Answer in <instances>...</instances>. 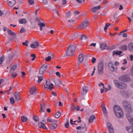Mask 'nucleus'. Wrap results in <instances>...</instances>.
I'll return each mask as SVG.
<instances>
[{
    "mask_svg": "<svg viewBox=\"0 0 133 133\" xmlns=\"http://www.w3.org/2000/svg\"><path fill=\"white\" fill-rule=\"evenodd\" d=\"M17 66V65L16 64L12 66L10 68V72H13L15 69L16 68Z\"/></svg>",
    "mask_w": 133,
    "mask_h": 133,
    "instance_id": "72a5a7b5",
    "label": "nucleus"
},
{
    "mask_svg": "<svg viewBox=\"0 0 133 133\" xmlns=\"http://www.w3.org/2000/svg\"><path fill=\"white\" fill-rule=\"evenodd\" d=\"M130 73L131 75L133 76V65L131 69Z\"/></svg>",
    "mask_w": 133,
    "mask_h": 133,
    "instance_id": "864d4df0",
    "label": "nucleus"
},
{
    "mask_svg": "<svg viewBox=\"0 0 133 133\" xmlns=\"http://www.w3.org/2000/svg\"><path fill=\"white\" fill-rule=\"evenodd\" d=\"M48 67L47 64H45L43 65L40 68L39 71V74L41 75H42L45 72Z\"/></svg>",
    "mask_w": 133,
    "mask_h": 133,
    "instance_id": "0eeeda50",
    "label": "nucleus"
},
{
    "mask_svg": "<svg viewBox=\"0 0 133 133\" xmlns=\"http://www.w3.org/2000/svg\"><path fill=\"white\" fill-rule=\"evenodd\" d=\"M107 47V44L105 43H101L100 45V47L102 50L106 49Z\"/></svg>",
    "mask_w": 133,
    "mask_h": 133,
    "instance_id": "2eb2a0df",
    "label": "nucleus"
},
{
    "mask_svg": "<svg viewBox=\"0 0 133 133\" xmlns=\"http://www.w3.org/2000/svg\"><path fill=\"white\" fill-rule=\"evenodd\" d=\"M48 56L45 58H57L55 56L54 54L51 52H50L48 54Z\"/></svg>",
    "mask_w": 133,
    "mask_h": 133,
    "instance_id": "393cba45",
    "label": "nucleus"
},
{
    "mask_svg": "<svg viewBox=\"0 0 133 133\" xmlns=\"http://www.w3.org/2000/svg\"><path fill=\"white\" fill-rule=\"evenodd\" d=\"M36 89L34 87H32L30 90V94L32 95H33L35 93Z\"/></svg>",
    "mask_w": 133,
    "mask_h": 133,
    "instance_id": "2f4dec72",
    "label": "nucleus"
},
{
    "mask_svg": "<svg viewBox=\"0 0 133 133\" xmlns=\"http://www.w3.org/2000/svg\"><path fill=\"white\" fill-rule=\"evenodd\" d=\"M89 24V22L86 21L83 22L80 25L79 27L81 28H84L87 26Z\"/></svg>",
    "mask_w": 133,
    "mask_h": 133,
    "instance_id": "f8f14e48",
    "label": "nucleus"
},
{
    "mask_svg": "<svg viewBox=\"0 0 133 133\" xmlns=\"http://www.w3.org/2000/svg\"><path fill=\"white\" fill-rule=\"evenodd\" d=\"M108 65L110 70L112 72L116 71L117 70V66H115L113 63L111 61L109 63Z\"/></svg>",
    "mask_w": 133,
    "mask_h": 133,
    "instance_id": "423d86ee",
    "label": "nucleus"
},
{
    "mask_svg": "<svg viewBox=\"0 0 133 133\" xmlns=\"http://www.w3.org/2000/svg\"><path fill=\"white\" fill-rule=\"evenodd\" d=\"M111 89V86L110 85H109L108 86V90H106L105 92H107V91L110 90Z\"/></svg>",
    "mask_w": 133,
    "mask_h": 133,
    "instance_id": "0e129e2a",
    "label": "nucleus"
},
{
    "mask_svg": "<svg viewBox=\"0 0 133 133\" xmlns=\"http://www.w3.org/2000/svg\"><path fill=\"white\" fill-rule=\"evenodd\" d=\"M7 30L8 34L11 36H14L15 35V33L12 31L11 30L9 29H7Z\"/></svg>",
    "mask_w": 133,
    "mask_h": 133,
    "instance_id": "cd10ccee",
    "label": "nucleus"
},
{
    "mask_svg": "<svg viewBox=\"0 0 133 133\" xmlns=\"http://www.w3.org/2000/svg\"><path fill=\"white\" fill-rule=\"evenodd\" d=\"M56 75L58 77H61V74L59 72H57L56 73Z\"/></svg>",
    "mask_w": 133,
    "mask_h": 133,
    "instance_id": "e2e57ef3",
    "label": "nucleus"
},
{
    "mask_svg": "<svg viewBox=\"0 0 133 133\" xmlns=\"http://www.w3.org/2000/svg\"><path fill=\"white\" fill-rule=\"evenodd\" d=\"M127 49V46L125 45H123L121 46V49L122 50H126Z\"/></svg>",
    "mask_w": 133,
    "mask_h": 133,
    "instance_id": "ea45409f",
    "label": "nucleus"
},
{
    "mask_svg": "<svg viewBox=\"0 0 133 133\" xmlns=\"http://www.w3.org/2000/svg\"><path fill=\"white\" fill-rule=\"evenodd\" d=\"M88 88L86 87H83V92L81 93V94H83V93L84 94H85L88 92Z\"/></svg>",
    "mask_w": 133,
    "mask_h": 133,
    "instance_id": "c9c22d12",
    "label": "nucleus"
},
{
    "mask_svg": "<svg viewBox=\"0 0 133 133\" xmlns=\"http://www.w3.org/2000/svg\"><path fill=\"white\" fill-rule=\"evenodd\" d=\"M131 126L128 127H126L127 130L130 133H132L133 132V125L130 124Z\"/></svg>",
    "mask_w": 133,
    "mask_h": 133,
    "instance_id": "6ab92c4d",
    "label": "nucleus"
},
{
    "mask_svg": "<svg viewBox=\"0 0 133 133\" xmlns=\"http://www.w3.org/2000/svg\"><path fill=\"white\" fill-rule=\"evenodd\" d=\"M28 3L31 5H33L34 3V1L32 0H29L28 1Z\"/></svg>",
    "mask_w": 133,
    "mask_h": 133,
    "instance_id": "603ef678",
    "label": "nucleus"
},
{
    "mask_svg": "<svg viewBox=\"0 0 133 133\" xmlns=\"http://www.w3.org/2000/svg\"><path fill=\"white\" fill-rule=\"evenodd\" d=\"M33 119L36 122H38L39 121V118L36 115H34L33 116Z\"/></svg>",
    "mask_w": 133,
    "mask_h": 133,
    "instance_id": "4c0bfd02",
    "label": "nucleus"
},
{
    "mask_svg": "<svg viewBox=\"0 0 133 133\" xmlns=\"http://www.w3.org/2000/svg\"><path fill=\"white\" fill-rule=\"evenodd\" d=\"M10 103L11 104H13L15 103V101L13 98H11L10 99Z\"/></svg>",
    "mask_w": 133,
    "mask_h": 133,
    "instance_id": "a18cd8bd",
    "label": "nucleus"
},
{
    "mask_svg": "<svg viewBox=\"0 0 133 133\" xmlns=\"http://www.w3.org/2000/svg\"><path fill=\"white\" fill-rule=\"evenodd\" d=\"M122 52L121 51H113V54L114 55L116 54L117 55H119L120 56L123 55Z\"/></svg>",
    "mask_w": 133,
    "mask_h": 133,
    "instance_id": "5701e85b",
    "label": "nucleus"
},
{
    "mask_svg": "<svg viewBox=\"0 0 133 133\" xmlns=\"http://www.w3.org/2000/svg\"><path fill=\"white\" fill-rule=\"evenodd\" d=\"M41 19L42 20V19L40 18V17H37L35 19V20L36 21L38 22V23H41V21L40 20Z\"/></svg>",
    "mask_w": 133,
    "mask_h": 133,
    "instance_id": "8fccbe9b",
    "label": "nucleus"
},
{
    "mask_svg": "<svg viewBox=\"0 0 133 133\" xmlns=\"http://www.w3.org/2000/svg\"><path fill=\"white\" fill-rule=\"evenodd\" d=\"M119 80L124 82H128L131 81L130 76L127 75L122 76L119 78Z\"/></svg>",
    "mask_w": 133,
    "mask_h": 133,
    "instance_id": "39448f33",
    "label": "nucleus"
},
{
    "mask_svg": "<svg viewBox=\"0 0 133 133\" xmlns=\"http://www.w3.org/2000/svg\"><path fill=\"white\" fill-rule=\"evenodd\" d=\"M110 25V23H107L106 24L104 27V30L105 31V32H106L107 31V30L108 28Z\"/></svg>",
    "mask_w": 133,
    "mask_h": 133,
    "instance_id": "58836bf2",
    "label": "nucleus"
},
{
    "mask_svg": "<svg viewBox=\"0 0 133 133\" xmlns=\"http://www.w3.org/2000/svg\"><path fill=\"white\" fill-rule=\"evenodd\" d=\"M11 61V59H7L6 60L7 62L6 64H9V63Z\"/></svg>",
    "mask_w": 133,
    "mask_h": 133,
    "instance_id": "052dcab7",
    "label": "nucleus"
},
{
    "mask_svg": "<svg viewBox=\"0 0 133 133\" xmlns=\"http://www.w3.org/2000/svg\"><path fill=\"white\" fill-rule=\"evenodd\" d=\"M86 126V124L85 123H83L81 125V127L82 128V129H86L85 128V127Z\"/></svg>",
    "mask_w": 133,
    "mask_h": 133,
    "instance_id": "3c124183",
    "label": "nucleus"
},
{
    "mask_svg": "<svg viewBox=\"0 0 133 133\" xmlns=\"http://www.w3.org/2000/svg\"><path fill=\"white\" fill-rule=\"evenodd\" d=\"M101 8L100 6L98 5L96 7H95L91 9V11L93 13L95 12L97 10H99Z\"/></svg>",
    "mask_w": 133,
    "mask_h": 133,
    "instance_id": "dca6fc26",
    "label": "nucleus"
},
{
    "mask_svg": "<svg viewBox=\"0 0 133 133\" xmlns=\"http://www.w3.org/2000/svg\"><path fill=\"white\" fill-rule=\"evenodd\" d=\"M120 93L123 96L126 98H128L130 96V93L127 91L122 90L120 91Z\"/></svg>",
    "mask_w": 133,
    "mask_h": 133,
    "instance_id": "1a4fd4ad",
    "label": "nucleus"
},
{
    "mask_svg": "<svg viewBox=\"0 0 133 133\" xmlns=\"http://www.w3.org/2000/svg\"><path fill=\"white\" fill-rule=\"evenodd\" d=\"M7 2L10 7H12L15 4L16 1L15 0H8Z\"/></svg>",
    "mask_w": 133,
    "mask_h": 133,
    "instance_id": "9b49d317",
    "label": "nucleus"
},
{
    "mask_svg": "<svg viewBox=\"0 0 133 133\" xmlns=\"http://www.w3.org/2000/svg\"><path fill=\"white\" fill-rule=\"evenodd\" d=\"M20 93L19 92H16L15 93V99L18 101L20 100Z\"/></svg>",
    "mask_w": 133,
    "mask_h": 133,
    "instance_id": "aec40b11",
    "label": "nucleus"
},
{
    "mask_svg": "<svg viewBox=\"0 0 133 133\" xmlns=\"http://www.w3.org/2000/svg\"><path fill=\"white\" fill-rule=\"evenodd\" d=\"M30 57H32V58H35L36 57V56L35 54H32L30 55Z\"/></svg>",
    "mask_w": 133,
    "mask_h": 133,
    "instance_id": "680f3d73",
    "label": "nucleus"
},
{
    "mask_svg": "<svg viewBox=\"0 0 133 133\" xmlns=\"http://www.w3.org/2000/svg\"><path fill=\"white\" fill-rule=\"evenodd\" d=\"M123 62L122 63L123 64H126L127 63V61L125 59H123Z\"/></svg>",
    "mask_w": 133,
    "mask_h": 133,
    "instance_id": "69168bd1",
    "label": "nucleus"
},
{
    "mask_svg": "<svg viewBox=\"0 0 133 133\" xmlns=\"http://www.w3.org/2000/svg\"><path fill=\"white\" fill-rule=\"evenodd\" d=\"M25 31V29L23 28H22L20 30V32L23 33Z\"/></svg>",
    "mask_w": 133,
    "mask_h": 133,
    "instance_id": "bf43d9fd",
    "label": "nucleus"
},
{
    "mask_svg": "<svg viewBox=\"0 0 133 133\" xmlns=\"http://www.w3.org/2000/svg\"><path fill=\"white\" fill-rule=\"evenodd\" d=\"M52 80L56 85L57 86L60 85L61 83V81L58 79H54Z\"/></svg>",
    "mask_w": 133,
    "mask_h": 133,
    "instance_id": "4be33fe9",
    "label": "nucleus"
},
{
    "mask_svg": "<svg viewBox=\"0 0 133 133\" xmlns=\"http://www.w3.org/2000/svg\"><path fill=\"white\" fill-rule=\"evenodd\" d=\"M95 117L93 115H91L88 120L89 122L90 123H92L93 120L95 118Z\"/></svg>",
    "mask_w": 133,
    "mask_h": 133,
    "instance_id": "a878e982",
    "label": "nucleus"
},
{
    "mask_svg": "<svg viewBox=\"0 0 133 133\" xmlns=\"http://www.w3.org/2000/svg\"><path fill=\"white\" fill-rule=\"evenodd\" d=\"M127 87V85L126 84L121 82L118 88L120 89H125Z\"/></svg>",
    "mask_w": 133,
    "mask_h": 133,
    "instance_id": "4468645a",
    "label": "nucleus"
},
{
    "mask_svg": "<svg viewBox=\"0 0 133 133\" xmlns=\"http://www.w3.org/2000/svg\"><path fill=\"white\" fill-rule=\"evenodd\" d=\"M61 114L60 112L58 111L55 114V117L56 118H58L60 117Z\"/></svg>",
    "mask_w": 133,
    "mask_h": 133,
    "instance_id": "e433bc0d",
    "label": "nucleus"
},
{
    "mask_svg": "<svg viewBox=\"0 0 133 133\" xmlns=\"http://www.w3.org/2000/svg\"><path fill=\"white\" fill-rule=\"evenodd\" d=\"M50 83V80L49 79L47 80L46 81V83L44 85V88L46 89L48 88L49 90H52L53 88V84L51 83L49 85Z\"/></svg>",
    "mask_w": 133,
    "mask_h": 133,
    "instance_id": "6e6552de",
    "label": "nucleus"
},
{
    "mask_svg": "<svg viewBox=\"0 0 133 133\" xmlns=\"http://www.w3.org/2000/svg\"><path fill=\"white\" fill-rule=\"evenodd\" d=\"M109 133H114L113 128L108 129Z\"/></svg>",
    "mask_w": 133,
    "mask_h": 133,
    "instance_id": "79ce46f5",
    "label": "nucleus"
},
{
    "mask_svg": "<svg viewBox=\"0 0 133 133\" xmlns=\"http://www.w3.org/2000/svg\"><path fill=\"white\" fill-rule=\"evenodd\" d=\"M21 119L22 122H25L27 121V118L24 116H22L21 117Z\"/></svg>",
    "mask_w": 133,
    "mask_h": 133,
    "instance_id": "37998d69",
    "label": "nucleus"
},
{
    "mask_svg": "<svg viewBox=\"0 0 133 133\" xmlns=\"http://www.w3.org/2000/svg\"><path fill=\"white\" fill-rule=\"evenodd\" d=\"M41 105V112H43L44 111V109H45V102H43V104H40Z\"/></svg>",
    "mask_w": 133,
    "mask_h": 133,
    "instance_id": "f3484780",
    "label": "nucleus"
},
{
    "mask_svg": "<svg viewBox=\"0 0 133 133\" xmlns=\"http://www.w3.org/2000/svg\"><path fill=\"white\" fill-rule=\"evenodd\" d=\"M70 12H68L66 13V17H69L70 15Z\"/></svg>",
    "mask_w": 133,
    "mask_h": 133,
    "instance_id": "4d7b16f0",
    "label": "nucleus"
},
{
    "mask_svg": "<svg viewBox=\"0 0 133 133\" xmlns=\"http://www.w3.org/2000/svg\"><path fill=\"white\" fill-rule=\"evenodd\" d=\"M39 45V43L37 42H36L31 44L30 46L32 48L35 49Z\"/></svg>",
    "mask_w": 133,
    "mask_h": 133,
    "instance_id": "ddd939ff",
    "label": "nucleus"
},
{
    "mask_svg": "<svg viewBox=\"0 0 133 133\" xmlns=\"http://www.w3.org/2000/svg\"><path fill=\"white\" fill-rule=\"evenodd\" d=\"M52 13L53 15L56 17H58V16L59 12L57 9H56L52 11Z\"/></svg>",
    "mask_w": 133,
    "mask_h": 133,
    "instance_id": "b1692460",
    "label": "nucleus"
},
{
    "mask_svg": "<svg viewBox=\"0 0 133 133\" xmlns=\"http://www.w3.org/2000/svg\"><path fill=\"white\" fill-rule=\"evenodd\" d=\"M122 104L125 111L128 114H130L132 111L131 108V105L127 100H125L122 102Z\"/></svg>",
    "mask_w": 133,
    "mask_h": 133,
    "instance_id": "f257e3e1",
    "label": "nucleus"
},
{
    "mask_svg": "<svg viewBox=\"0 0 133 133\" xmlns=\"http://www.w3.org/2000/svg\"><path fill=\"white\" fill-rule=\"evenodd\" d=\"M57 127V124L54 123L51 124L50 126L49 127L50 129L51 130L55 129Z\"/></svg>",
    "mask_w": 133,
    "mask_h": 133,
    "instance_id": "412c9836",
    "label": "nucleus"
},
{
    "mask_svg": "<svg viewBox=\"0 0 133 133\" xmlns=\"http://www.w3.org/2000/svg\"><path fill=\"white\" fill-rule=\"evenodd\" d=\"M95 58L94 57H92L90 54L84 56L83 54H80L78 56V58Z\"/></svg>",
    "mask_w": 133,
    "mask_h": 133,
    "instance_id": "9d476101",
    "label": "nucleus"
},
{
    "mask_svg": "<svg viewBox=\"0 0 133 133\" xmlns=\"http://www.w3.org/2000/svg\"><path fill=\"white\" fill-rule=\"evenodd\" d=\"M107 128H113L112 125L111 124V123L110 122H107Z\"/></svg>",
    "mask_w": 133,
    "mask_h": 133,
    "instance_id": "c03bdc74",
    "label": "nucleus"
},
{
    "mask_svg": "<svg viewBox=\"0 0 133 133\" xmlns=\"http://www.w3.org/2000/svg\"><path fill=\"white\" fill-rule=\"evenodd\" d=\"M17 74L16 73H13L11 75V76L13 78H15L16 76L17 75Z\"/></svg>",
    "mask_w": 133,
    "mask_h": 133,
    "instance_id": "6e6d98bb",
    "label": "nucleus"
},
{
    "mask_svg": "<svg viewBox=\"0 0 133 133\" xmlns=\"http://www.w3.org/2000/svg\"><path fill=\"white\" fill-rule=\"evenodd\" d=\"M98 85L99 87H101V86H103V88H104V84L102 83H101L99 84Z\"/></svg>",
    "mask_w": 133,
    "mask_h": 133,
    "instance_id": "338daca9",
    "label": "nucleus"
},
{
    "mask_svg": "<svg viewBox=\"0 0 133 133\" xmlns=\"http://www.w3.org/2000/svg\"><path fill=\"white\" fill-rule=\"evenodd\" d=\"M101 106L102 110L103 111L104 113L107 114V111L105 107V104L104 103H102L101 104Z\"/></svg>",
    "mask_w": 133,
    "mask_h": 133,
    "instance_id": "c85d7f7f",
    "label": "nucleus"
},
{
    "mask_svg": "<svg viewBox=\"0 0 133 133\" xmlns=\"http://www.w3.org/2000/svg\"><path fill=\"white\" fill-rule=\"evenodd\" d=\"M37 24L39 26V30L41 31H42V30L43 28L45 26V24L44 22L41 23H38Z\"/></svg>",
    "mask_w": 133,
    "mask_h": 133,
    "instance_id": "bb28decb",
    "label": "nucleus"
},
{
    "mask_svg": "<svg viewBox=\"0 0 133 133\" xmlns=\"http://www.w3.org/2000/svg\"><path fill=\"white\" fill-rule=\"evenodd\" d=\"M42 3L44 5H46L48 3L47 0H43Z\"/></svg>",
    "mask_w": 133,
    "mask_h": 133,
    "instance_id": "5fc2aeb1",
    "label": "nucleus"
},
{
    "mask_svg": "<svg viewBox=\"0 0 133 133\" xmlns=\"http://www.w3.org/2000/svg\"><path fill=\"white\" fill-rule=\"evenodd\" d=\"M104 62L103 61H100L98 63V72L101 75H102L104 72Z\"/></svg>",
    "mask_w": 133,
    "mask_h": 133,
    "instance_id": "20e7f679",
    "label": "nucleus"
},
{
    "mask_svg": "<svg viewBox=\"0 0 133 133\" xmlns=\"http://www.w3.org/2000/svg\"><path fill=\"white\" fill-rule=\"evenodd\" d=\"M37 77L38 78V80L37 81V82L38 83H41L43 79V76L42 75L41 76H38Z\"/></svg>",
    "mask_w": 133,
    "mask_h": 133,
    "instance_id": "f704fd0d",
    "label": "nucleus"
},
{
    "mask_svg": "<svg viewBox=\"0 0 133 133\" xmlns=\"http://www.w3.org/2000/svg\"><path fill=\"white\" fill-rule=\"evenodd\" d=\"M88 38V37L85 36V35H82L81 37V40H85L86 39Z\"/></svg>",
    "mask_w": 133,
    "mask_h": 133,
    "instance_id": "a19ab883",
    "label": "nucleus"
},
{
    "mask_svg": "<svg viewBox=\"0 0 133 133\" xmlns=\"http://www.w3.org/2000/svg\"><path fill=\"white\" fill-rule=\"evenodd\" d=\"M28 43L29 42L28 41L26 40L25 42H22V44L23 45H25L26 46H28Z\"/></svg>",
    "mask_w": 133,
    "mask_h": 133,
    "instance_id": "09e8293b",
    "label": "nucleus"
},
{
    "mask_svg": "<svg viewBox=\"0 0 133 133\" xmlns=\"http://www.w3.org/2000/svg\"><path fill=\"white\" fill-rule=\"evenodd\" d=\"M114 82L116 87L118 88L121 82L116 80H114Z\"/></svg>",
    "mask_w": 133,
    "mask_h": 133,
    "instance_id": "473e14b6",
    "label": "nucleus"
},
{
    "mask_svg": "<svg viewBox=\"0 0 133 133\" xmlns=\"http://www.w3.org/2000/svg\"><path fill=\"white\" fill-rule=\"evenodd\" d=\"M114 110L115 115L117 117L121 118L123 117V112L119 106H114Z\"/></svg>",
    "mask_w": 133,
    "mask_h": 133,
    "instance_id": "f03ea898",
    "label": "nucleus"
},
{
    "mask_svg": "<svg viewBox=\"0 0 133 133\" xmlns=\"http://www.w3.org/2000/svg\"><path fill=\"white\" fill-rule=\"evenodd\" d=\"M69 126V121L68 119H66V124L65 125V126L66 128H68Z\"/></svg>",
    "mask_w": 133,
    "mask_h": 133,
    "instance_id": "49530a36",
    "label": "nucleus"
},
{
    "mask_svg": "<svg viewBox=\"0 0 133 133\" xmlns=\"http://www.w3.org/2000/svg\"><path fill=\"white\" fill-rule=\"evenodd\" d=\"M18 21L20 24H25L27 23L26 19L25 18L20 19H19Z\"/></svg>",
    "mask_w": 133,
    "mask_h": 133,
    "instance_id": "c756f323",
    "label": "nucleus"
},
{
    "mask_svg": "<svg viewBox=\"0 0 133 133\" xmlns=\"http://www.w3.org/2000/svg\"><path fill=\"white\" fill-rule=\"evenodd\" d=\"M129 49L131 51H133V43H130L128 45Z\"/></svg>",
    "mask_w": 133,
    "mask_h": 133,
    "instance_id": "7c9ffc66",
    "label": "nucleus"
},
{
    "mask_svg": "<svg viewBox=\"0 0 133 133\" xmlns=\"http://www.w3.org/2000/svg\"><path fill=\"white\" fill-rule=\"evenodd\" d=\"M52 94L55 96H57V95L54 92L52 91Z\"/></svg>",
    "mask_w": 133,
    "mask_h": 133,
    "instance_id": "774afa93",
    "label": "nucleus"
},
{
    "mask_svg": "<svg viewBox=\"0 0 133 133\" xmlns=\"http://www.w3.org/2000/svg\"><path fill=\"white\" fill-rule=\"evenodd\" d=\"M72 107H74V110H76L77 111L80 110V107L78 106H77L75 107V106L74 105H72Z\"/></svg>",
    "mask_w": 133,
    "mask_h": 133,
    "instance_id": "de8ad7c7",
    "label": "nucleus"
},
{
    "mask_svg": "<svg viewBox=\"0 0 133 133\" xmlns=\"http://www.w3.org/2000/svg\"><path fill=\"white\" fill-rule=\"evenodd\" d=\"M75 48L74 46L71 45L68 48L66 52V54L68 56H70L73 55L75 53Z\"/></svg>",
    "mask_w": 133,
    "mask_h": 133,
    "instance_id": "7ed1b4c3",
    "label": "nucleus"
},
{
    "mask_svg": "<svg viewBox=\"0 0 133 133\" xmlns=\"http://www.w3.org/2000/svg\"><path fill=\"white\" fill-rule=\"evenodd\" d=\"M52 119H51L49 117L48 118L47 121L48 122H51Z\"/></svg>",
    "mask_w": 133,
    "mask_h": 133,
    "instance_id": "13d9d810",
    "label": "nucleus"
},
{
    "mask_svg": "<svg viewBox=\"0 0 133 133\" xmlns=\"http://www.w3.org/2000/svg\"><path fill=\"white\" fill-rule=\"evenodd\" d=\"M38 126L40 128L45 129H47V128L46 127L45 125L41 122H39L38 123Z\"/></svg>",
    "mask_w": 133,
    "mask_h": 133,
    "instance_id": "a211bd4d",
    "label": "nucleus"
}]
</instances>
